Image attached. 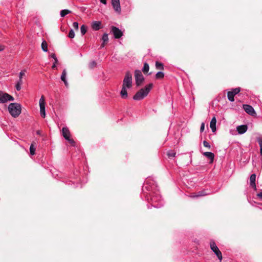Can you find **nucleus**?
Segmentation results:
<instances>
[{
	"mask_svg": "<svg viewBox=\"0 0 262 262\" xmlns=\"http://www.w3.org/2000/svg\"><path fill=\"white\" fill-rule=\"evenodd\" d=\"M152 87V83H149L144 88L141 89L138 91L133 96V99L135 100H140L143 99L148 95Z\"/></svg>",
	"mask_w": 262,
	"mask_h": 262,
	"instance_id": "1",
	"label": "nucleus"
},
{
	"mask_svg": "<svg viewBox=\"0 0 262 262\" xmlns=\"http://www.w3.org/2000/svg\"><path fill=\"white\" fill-rule=\"evenodd\" d=\"M8 111L13 117H17L21 113V105L17 103H11L9 105Z\"/></svg>",
	"mask_w": 262,
	"mask_h": 262,
	"instance_id": "2",
	"label": "nucleus"
},
{
	"mask_svg": "<svg viewBox=\"0 0 262 262\" xmlns=\"http://www.w3.org/2000/svg\"><path fill=\"white\" fill-rule=\"evenodd\" d=\"M210 247L211 250L215 253L220 261L223 259L222 254L219 248L216 246L215 243L213 241L210 242Z\"/></svg>",
	"mask_w": 262,
	"mask_h": 262,
	"instance_id": "3",
	"label": "nucleus"
},
{
	"mask_svg": "<svg viewBox=\"0 0 262 262\" xmlns=\"http://www.w3.org/2000/svg\"><path fill=\"white\" fill-rule=\"evenodd\" d=\"M122 86L127 87V88H130L132 86V75L129 71L126 72L123 80Z\"/></svg>",
	"mask_w": 262,
	"mask_h": 262,
	"instance_id": "4",
	"label": "nucleus"
},
{
	"mask_svg": "<svg viewBox=\"0 0 262 262\" xmlns=\"http://www.w3.org/2000/svg\"><path fill=\"white\" fill-rule=\"evenodd\" d=\"M62 133L64 139L67 140L72 146H74L75 142L72 139L70 138L71 134L68 128L67 127H63L62 129Z\"/></svg>",
	"mask_w": 262,
	"mask_h": 262,
	"instance_id": "5",
	"label": "nucleus"
},
{
	"mask_svg": "<svg viewBox=\"0 0 262 262\" xmlns=\"http://www.w3.org/2000/svg\"><path fill=\"white\" fill-rule=\"evenodd\" d=\"M136 83L138 86H140L144 81V78L140 70L135 71Z\"/></svg>",
	"mask_w": 262,
	"mask_h": 262,
	"instance_id": "6",
	"label": "nucleus"
},
{
	"mask_svg": "<svg viewBox=\"0 0 262 262\" xmlns=\"http://www.w3.org/2000/svg\"><path fill=\"white\" fill-rule=\"evenodd\" d=\"M14 98L10 95L0 91V103H5L8 101H13Z\"/></svg>",
	"mask_w": 262,
	"mask_h": 262,
	"instance_id": "7",
	"label": "nucleus"
},
{
	"mask_svg": "<svg viewBox=\"0 0 262 262\" xmlns=\"http://www.w3.org/2000/svg\"><path fill=\"white\" fill-rule=\"evenodd\" d=\"M40 113L42 117L45 118V100L43 96H42L39 100Z\"/></svg>",
	"mask_w": 262,
	"mask_h": 262,
	"instance_id": "8",
	"label": "nucleus"
},
{
	"mask_svg": "<svg viewBox=\"0 0 262 262\" xmlns=\"http://www.w3.org/2000/svg\"><path fill=\"white\" fill-rule=\"evenodd\" d=\"M111 32H112L114 37L116 39L121 38L123 35V33L121 30L115 26L111 27Z\"/></svg>",
	"mask_w": 262,
	"mask_h": 262,
	"instance_id": "9",
	"label": "nucleus"
},
{
	"mask_svg": "<svg viewBox=\"0 0 262 262\" xmlns=\"http://www.w3.org/2000/svg\"><path fill=\"white\" fill-rule=\"evenodd\" d=\"M243 107L245 111L249 115L252 116H254L256 115V113L254 108L251 105L248 104H243Z\"/></svg>",
	"mask_w": 262,
	"mask_h": 262,
	"instance_id": "10",
	"label": "nucleus"
},
{
	"mask_svg": "<svg viewBox=\"0 0 262 262\" xmlns=\"http://www.w3.org/2000/svg\"><path fill=\"white\" fill-rule=\"evenodd\" d=\"M112 5L116 12L118 13L120 12L121 7L119 0H112Z\"/></svg>",
	"mask_w": 262,
	"mask_h": 262,
	"instance_id": "11",
	"label": "nucleus"
},
{
	"mask_svg": "<svg viewBox=\"0 0 262 262\" xmlns=\"http://www.w3.org/2000/svg\"><path fill=\"white\" fill-rule=\"evenodd\" d=\"M256 175L255 174H252L250 177V186L253 188L255 190L256 189L255 184Z\"/></svg>",
	"mask_w": 262,
	"mask_h": 262,
	"instance_id": "12",
	"label": "nucleus"
},
{
	"mask_svg": "<svg viewBox=\"0 0 262 262\" xmlns=\"http://www.w3.org/2000/svg\"><path fill=\"white\" fill-rule=\"evenodd\" d=\"M216 119L215 117H213L210 123V127L212 130L213 133L216 131Z\"/></svg>",
	"mask_w": 262,
	"mask_h": 262,
	"instance_id": "13",
	"label": "nucleus"
},
{
	"mask_svg": "<svg viewBox=\"0 0 262 262\" xmlns=\"http://www.w3.org/2000/svg\"><path fill=\"white\" fill-rule=\"evenodd\" d=\"M101 23L100 21H95L92 24V28L93 30L97 31L101 28Z\"/></svg>",
	"mask_w": 262,
	"mask_h": 262,
	"instance_id": "14",
	"label": "nucleus"
},
{
	"mask_svg": "<svg viewBox=\"0 0 262 262\" xmlns=\"http://www.w3.org/2000/svg\"><path fill=\"white\" fill-rule=\"evenodd\" d=\"M247 130V126L246 125H242L237 127V130L240 134L245 133Z\"/></svg>",
	"mask_w": 262,
	"mask_h": 262,
	"instance_id": "15",
	"label": "nucleus"
},
{
	"mask_svg": "<svg viewBox=\"0 0 262 262\" xmlns=\"http://www.w3.org/2000/svg\"><path fill=\"white\" fill-rule=\"evenodd\" d=\"M203 155L210 160V163H212L213 162L214 155L212 152H204Z\"/></svg>",
	"mask_w": 262,
	"mask_h": 262,
	"instance_id": "16",
	"label": "nucleus"
},
{
	"mask_svg": "<svg viewBox=\"0 0 262 262\" xmlns=\"http://www.w3.org/2000/svg\"><path fill=\"white\" fill-rule=\"evenodd\" d=\"M67 71L66 69H64L62 71L61 76V80L64 82L66 86H68V83L67 80H66V76H67Z\"/></svg>",
	"mask_w": 262,
	"mask_h": 262,
	"instance_id": "17",
	"label": "nucleus"
},
{
	"mask_svg": "<svg viewBox=\"0 0 262 262\" xmlns=\"http://www.w3.org/2000/svg\"><path fill=\"white\" fill-rule=\"evenodd\" d=\"M125 86H122V90L120 92V95L123 98H126L127 97V92Z\"/></svg>",
	"mask_w": 262,
	"mask_h": 262,
	"instance_id": "18",
	"label": "nucleus"
},
{
	"mask_svg": "<svg viewBox=\"0 0 262 262\" xmlns=\"http://www.w3.org/2000/svg\"><path fill=\"white\" fill-rule=\"evenodd\" d=\"M207 194L205 192V190L200 191L196 193H192L191 197L192 198H195V197H199V196H202L207 195Z\"/></svg>",
	"mask_w": 262,
	"mask_h": 262,
	"instance_id": "19",
	"label": "nucleus"
},
{
	"mask_svg": "<svg viewBox=\"0 0 262 262\" xmlns=\"http://www.w3.org/2000/svg\"><path fill=\"white\" fill-rule=\"evenodd\" d=\"M234 95L231 91H229L227 93V97L229 101L233 102L234 101Z\"/></svg>",
	"mask_w": 262,
	"mask_h": 262,
	"instance_id": "20",
	"label": "nucleus"
},
{
	"mask_svg": "<svg viewBox=\"0 0 262 262\" xmlns=\"http://www.w3.org/2000/svg\"><path fill=\"white\" fill-rule=\"evenodd\" d=\"M41 49L44 52H47L48 49V43L46 40H43L41 43Z\"/></svg>",
	"mask_w": 262,
	"mask_h": 262,
	"instance_id": "21",
	"label": "nucleus"
},
{
	"mask_svg": "<svg viewBox=\"0 0 262 262\" xmlns=\"http://www.w3.org/2000/svg\"><path fill=\"white\" fill-rule=\"evenodd\" d=\"M149 67L148 64L146 62H145L144 63V66H143V68L142 70L144 74H146L149 71Z\"/></svg>",
	"mask_w": 262,
	"mask_h": 262,
	"instance_id": "22",
	"label": "nucleus"
},
{
	"mask_svg": "<svg viewBox=\"0 0 262 262\" xmlns=\"http://www.w3.org/2000/svg\"><path fill=\"white\" fill-rule=\"evenodd\" d=\"M155 66L157 69L162 70L164 69L163 64L159 61L156 62Z\"/></svg>",
	"mask_w": 262,
	"mask_h": 262,
	"instance_id": "23",
	"label": "nucleus"
},
{
	"mask_svg": "<svg viewBox=\"0 0 262 262\" xmlns=\"http://www.w3.org/2000/svg\"><path fill=\"white\" fill-rule=\"evenodd\" d=\"M102 40L103 41V42L107 43L108 41V34L106 33H104V34L102 36Z\"/></svg>",
	"mask_w": 262,
	"mask_h": 262,
	"instance_id": "24",
	"label": "nucleus"
},
{
	"mask_svg": "<svg viewBox=\"0 0 262 262\" xmlns=\"http://www.w3.org/2000/svg\"><path fill=\"white\" fill-rule=\"evenodd\" d=\"M70 13H71V11H70L69 10H67V9L62 10L60 11V15L61 17H64L67 14Z\"/></svg>",
	"mask_w": 262,
	"mask_h": 262,
	"instance_id": "25",
	"label": "nucleus"
},
{
	"mask_svg": "<svg viewBox=\"0 0 262 262\" xmlns=\"http://www.w3.org/2000/svg\"><path fill=\"white\" fill-rule=\"evenodd\" d=\"M80 31L82 35H84L87 31L86 27L83 25L80 27Z\"/></svg>",
	"mask_w": 262,
	"mask_h": 262,
	"instance_id": "26",
	"label": "nucleus"
},
{
	"mask_svg": "<svg viewBox=\"0 0 262 262\" xmlns=\"http://www.w3.org/2000/svg\"><path fill=\"white\" fill-rule=\"evenodd\" d=\"M164 76V74L163 72H158L156 74V79H162Z\"/></svg>",
	"mask_w": 262,
	"mask_h": 262,
	"instance_id": "27",
	"label": "nucleus"
},
{
	"mask_svg": "<svg viewBox=\"0 0 262 262\" xmlns=\"http://www.w3.org/2000/svg\"><path fill=\"white\" fill-rule=\"evenodd\" d=\"M232 93L235 95L236 94H237L238 93H239L241 91V88H235V89H233L232 90V91H231Z\"/></svg>",
	"mask_w": 262,
	"mask_h": 262,
	"instance_id": "28",
	"label": "nucleus"
},
{
	"mask_svg": "<svg viewBox=\"0 0 262 262\" xmlns=\"http://www.w3.org/2000/svg\"><path fill=\"white\" fill-rule=\"evenodd\" d=\"M176 152L173 151H169L167 152V156L169 158H172L175 157Z\"/></svg>",
	"mask_w": 262,
	"mask_h": 262,
	"instance_id": "29",
	"label": "nucleus"
},
{
	"mask_svg": "<svg viewBox=\"0 0 262 262\" xmlns=\"http://www.w3.org/2000/svg\"><path fill=\"white\" fill-rule=\"evenodd\" d=\"M35 149L34 147V145L32 144L30 147V153L31 155H34L35 154Z\"/></svg>",
	"mask_w": 262,
	"mask_h": 262,
	"instance_id": "30",
	"label": "nucleus"
},
{
	"mask_svg": "<svg viewBox=\"0 0 262 262\" xmlns=\"http://www.w3.org/2000/svg\"><path fill=\"white\" fill-rule=\"evenodd\" d=\"M68 37L70 38H73L75 37V33L73 29H71L70 31L68 34Z\"/></svg>",
	"mask_w": 262,
	"mask_h": 262,
	"instance_id": "31",
	"label": "nucleus"
},
{
	"mask_svg": "<svg viewBox=\"0 0 262 262\" xmlns=\"http://www.w3.org/2000/svg\"><path fill=\"white\" fill-rule=\"evenodd\" d=\"M96 65H97L96 62L95 61H92L90 62L89 63V68L91 69H93L94 67H95L96 66Z\"/></svg>",
	"mask_w": 262,
	"mask_h": 262,
	"instance_id": "32",
	"label": "nucleus"
},
{
	"mask_svg": "<svg viewBox=\"0 0 262 262\" xmlns=\"http://www.w3.org/2000/svg\"><path fill=\"white\" fill-rule=\"evenodd\" d=\"M26 72V70H22L20 71V72L19 74V79H23V76H24L25 75Z\"/></svg>",
	"mask_w": 262,
	"mask_h": 262,
	"instance_id": "33",
	"label": "nucleus"
},
{
	"mask_svg": "<svg viewBox=\"0 0 262 262\" xmlns=\"http://www.w3.org/2000/svg\"><path fill=\"white\" fill-rule=\"evenodd\" d=\"M203 145L208 148V149H210V144H209V143L208 142H207L206 141H203Z\"/></svg>",
	"mask_w": 262,
	"mask_h": 262,
	"instance_id": "34",
	"label": "nucleus"
},
{
	"mask_svg": "<svg viewBox=\"0 0 262 262\" xmlns=\"http://www.w3.org/2000/svg\"><path fill=\"white\" fill-rule=\"evenodd\" d=\"M73 27L75 30H78V23L77 22L73 23Z\"/></svg>",
	"mask_w": 262,
	"mask_h": 262,
	"instance_id": "35",
	"label": "nucleus"
},
{
	"mask_svg": "<svg viewBox=\"0 0 262 262\" xmlns=\"http://www.w3.org/2000/svg\"><path fill=\"white\" fill-rule=\"evenodd\" d=\"M51 57L52 58H53L54 59V60H55V63H57L58 62V59L56 58V55L54 53H52L51 55Z\"/></svg>",
	"mask_w": 262,
	"mask_h": 262,
	"instance_id": "36",
	"label": "nucleus"
},
{
	"mask_svg": "<svg viewBox=\"0 0 262 262\" xmlns=\"http://www.w3.org/2000/svg\"><path fill=\"white\" fill-rule=\"evenodd\" d=\"M205 129V123L202 122L201 123V127H200V132H203Z\"/></svg>",
	"mask_w": 262,
	"mask_h": 262,
	"instance_id": "37",
	"label": "nucleus"
},
{
	"mask_svg": "<svg viewBox=\"0 0 262 262\" xmlns=\"http://www.w3.org/2000/svg\"><path fill=\"white\" fill-rule=\"evenodd\" d=\"M15 88L17 91H19L21 90V84L16 83Z\"/></svg>",
	"mask_w": 262,
	"mask_h": 262,
	"instance_id": "38",
	"label": "nucleus"
},
{
	"mask_svg": "<svg viewBox=\"0 0 262 262\" xmlns=\"http://www.w3.org/2000/svg\"><path fill=\"white\" fill-rule=\"evenodd\" d=\"M18 84H23V79H19V80L18 81L17 83Z\"/></svg>",
	"mask_w": 262,
	"mask_h": 262,
	"instance_id": "39",
	"label": "nucleus"
},
{
	"mask_svg": "<svg viewBox=\"0 0 262 262\" xmlns=\"http://www.w3.org/2000/svg\"><path fill=\"white\" fill-rule=\"evenodd\" d=\"M57 63H55V61H54V63H53V66H52V69H55V68H56V64Z\"/></svg>",
	"mask_w": 262,
	"mask_h": 262,
	"instance_id": "40",
	"label": "nucleus"
},
{
	"mask_svg": "<svg viewBox=\"0 0 262 262\" xmlns=\"http://www.w3.org/2000/svg\"><path fill=\"white\" fill-rule=\"evenodd\" d=\"M259 198H262V191L257 194Z\"/></svg>",
	"mask_w": 262,
	"mask_h": 262,
	"instance_id": "41",
	"label": "nucleus"
},
{
	"mask_svg": "<svg viewBox=\"0 0 262 262\" xmlns=\"http://www.w3.org/2000/svg\"><path fill=\"white\" fill-rule=\"evenodd\" d=\"M259 144L260 146V149H262V141H259Z\"/></svg>",
	"mask_w": 262,
	"mask_h": 262,
	"instance_id": "42",
	"label": "nucleus"
},
{
	"mask_svg": "<svg viewBox=\"0 0 262 262\" xmlns=\"http://www.w3.org/2000/svg\"><path fill=\"white\" fill-rule=\"evenodd\" d=\"M100 1L102 3H103L104 4H106V0H100Z\"/></svg>",
	"mask_w": 262,
	"mask_h": 262,
	"instance_id": "43",
	"label": "nucleus"
},
{
	"mask_svg": "<svg viewBox=\"0 0 262 262\" xmlns=\"http://www.w3.org/2000/svg\"><path fill=\"white\" fill-rule=\"evenodd\" d=\"M106 44V43L102 42V43L101 44V47L103 48Z\"/></svg>",
	"mask_w": 262,
	"mask_h": 262,
	"instance_id": "44",
	"label": "nucleus"
},
{
	"mask_svg": "<svg viewBox=\"0 0 262 262\" xmlns=\"http://www.w3.org/2000/svg\"><path fill=\"white\" fill-rule=\"evenodd\" d=\"M4 50V47L2 46H0V51Z\"/></svg>",
	"mask_w": 262,
	"mask_h": 262,
	"instance_id": "45",
	"label": "nucleus"
},
{
	"mask_svg": "<svg viewBox=\"0 0 262 262\" xmlns=\"http://www.w3.org/2000/svg\"><path fill=\"white\" fill-rule=\"evenodd\" d=\"M260 154H262V149H260Z\"/></svg>",
	"mask_w": 262,
	"mask_h": 262,
	"instance_id": "46",
	"label": "nucleus"
}]
</instances>
